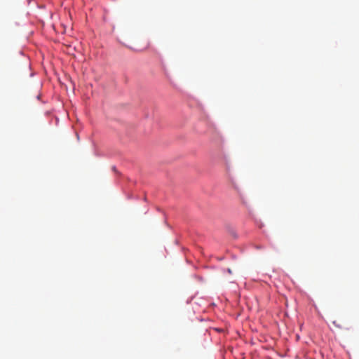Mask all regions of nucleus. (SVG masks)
I'll use <instances>...</instances> for the list:
<instances>
[{"label": "nucleus", "mask_w": 359, "mask_h": 359, "mask_svg": "<svg viewBox=\"0 0 359 359\" xmlns=\"http://www.w3.org/2000/svg\"><path fill=\"white\" fill-rule=\"evenodd\" d=\"M332 324H333L335 327H338V328H342V327H343L341 325H340V324H338V323H337V320H333V321H332Z\"/></svg>", "instance_id": "obj_1"}, {"label": "nucleus", "mask_w": 359, "mask_h": 359, "mask_svg": "<svg viewBox=\"0 0 359 359\" xmlns=\"http://www.w3.org/2000/svg\"><path fill=\"white\" fill-rule=\"evenodd\" d=\"M228 271H229V273H231V269H229V270H228Z\"/></svg>", "instance_id": "obj_2"}]
</instances>
